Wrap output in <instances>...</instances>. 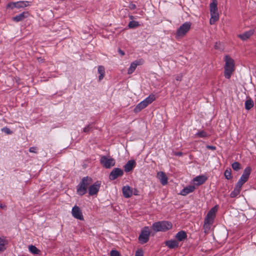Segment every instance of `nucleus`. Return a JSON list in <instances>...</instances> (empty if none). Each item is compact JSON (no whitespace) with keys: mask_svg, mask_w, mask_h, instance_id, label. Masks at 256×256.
<instances>
[{"mask_svg":"<svg viewBox=\"0 0 256 256\" xmlns=\"http://www.w3.org/2000/svg\"><path fill=\"white\" fill-rule=\"evenodd\" d=\"M225 64L224 66V76L227 79H230L235 70L234 60L228 55L224 58Z\"/></svg>","mask_w":256,"mask_h":256,"instance_id":"f257e3e1","label":"nucleus"},{"mask_svg":"<svg viewBox=\"0 0 256 256\" xmlns=\"http://www.w3.org/2000/svg\"><path fill=\"white\" fill-rule=\"evenodd\" d=\"M218 210V206L216 205L214 207L210 210L207 215L204 218V224L203 226L205 232L210 229V226L214 222Z\"/></svg>","mask_w":256,"mask_h":256,"instance_id":"f03ea898","label":"nucleus"},{"mask_svg":"<svg viewBox=\"0 0 256 256\" xmlns=\"http://www.w3.org/2000/svg\"><path fill=\"white\" fill-rule=\"evenodd\" d=\"M92 182V180L90 177H84L80 183L77 186V193L80 196H83L87 192L88 186Z\"/></svg>","mask_w":256,"mask_h":256,"instance_id":"7ed1b4c3","label":"nucleus"},{"mask_svg":"<svg viewBox=\"0 0 256 256\" xmlns=\"http://www.w3.org/2000/svg\"><path fill=\"white\" fill-rule=\"evenodd\" d=\"M172 228V223L166 221L156 222L152 226L153 230L156 232H166Z\"/></svg>","mask_w":256,"mask_h":256,"instance_id":"20e7f679","label":"nucleus"},{"mask_svg":"<svg viewBox=\"0 0 256 256\" xmlns=\"http://www.w3.org/2000/svg\"><path fill=\"white\" fill-rule=\"evenodd\" d=\"M191 23L190 22H186L183 24L177 30L176 36V38L184 37L186 33L190 30L191 27Z\"/></svg>","mask_w":256,"mask_h":256,"instance_id":"39448f33","label":"nucleus"},{"mask_svg":"<svg viewBox=\"0 0 256 256\" xmlns=\"http://www.w3.org/2000/svg\"><path fill=\"white\" fill-rule=\"evenodd\" d=\"M150 232L148 226H145L141 231L139 236L138 240L140 244L146 243L150 239Z\"/></svg>","mask_w":256,"mask_h":256,"instance_id":"423d86ee","label":"nucleus"},{"mask_svg":"<svg viewBox=\"0 0 256 256\" xmlns=\"http://www.w3.org/2000/svg\"><path fill=\"white\" fill-rule=\"evenodd\" d=\"M100 162L103 166L106 168H109L114 166L116 161L113 158H108L106 156H101Z\"/></svg>","mask_w":256,"mask_h":256,"instance_id":"0eeeda50","label":"nucleus"},{"mask_svg":"<svg viewBox=\"0 0 256 256\" xmlns=\"http://www.w3.org/2000/svg\"><path fill=\"white\" fill-rule=\"evenodd\" d=\"M29 2L28 1H20L16 2H10L6 5V8L13 10L14 8H24L29 6Z\"/></svg>","mask_w":256,"mask_h":256,"instance_id":"6e6552de","label":"nucleus"},{"mask_svg":"<svg viewBox=\"0 0 256 256\" xmlns=\"http://www.w3.org/2000/svg\"><path fill=\"white\" fill-rule=\"evenodd\" d=\"M144 60L142 58L136 60L130 64V66L128 70V74H132L136 70L137 66L143 64Z\"/></svg>","mask_w":256,"mask_h":256,"instance_id":"1a4fd4ad","label":"nucleus"},{"mask_svg":"<svg viewBox=\"0 0 256 256\" xmlns=\"http://www.w3.org/2000/svg\"><path fill=\"white\" fill-rule=\"evenodd\" d=\"M124 174L123 170L120 168H114L110 173L109 178L110 180H113L118 177L122 176Z\"/></svg>","mask_w":256,"mask_h":256,"instance_id":"9d476101","label":"nucleus"},{"mask_svg":"<svg viewBox=\"0 0 256 256\" xmlns=\"http://www.w3.org/2000/svg\"><path fill=\"white\" fill-rule=\"evenodd\" d=\"M101 186V182L97 181L91 185L88 188V193L90 196H94L98 194Z\"/></svg>","mask_w":256,"mask_h":256,"instance_id":"9b49d317","label":"nucleus"},{"mask_svg":"<svg viewBox=\"0 0 256 256\" xmlns=\"http://www.w3.org/2000/svg\"><path fill=\"white\" fill-rule=\"evenodd\" d=\"M72 213L74 218L81 220H84L82 210L78 206H74L72 208Z\"/></svg>","mask_w":256,"mask_h":256,"instance_id":"f8f14e48","label":"nucleus"},{"mask_svg":"<svg viewBox=\"0 0 256 256\" xmlns=\"http://www.w3.org/2000/svg\"><path fill=\"white\" fill-rule=\"evenodd\" d=\"M122 192L123 196L126 198L131 197L133 194L132 188L128 186H125L122 187Z\"/></svg>","mask_w":256,"mask_h":256,"instance_id":"ddd939ff","label":"nucleus"},{"mask_svg":"<svg viewBox=\"0 0 256 256\" xmlns=\"http://www.w3.org/2000/svg\"><path fill=\"white\" fill-rule=\"evenodd\" d=\"M136 166V162L135 160H130L124 166V170L126 172H130L132 171Z\"/></svg>","mask_w":256,"mask_h":256,"instance_id":"4468645a","label":"nucleus"},{"mask_svg":"<svg viewBox=\"0 0 256 256\" xmlns=\"http://www.w3.org/2000/svg\"><path fill=\"white\" fill-rule=\"evenodd\" d=\"M157 178L159 179L162 185L165 186L168 184V177L163 172H159L157 174Z\"/></svg>","mask_w":256,"mask_h":256,"instance_id":"2eb2a0df","label":"nucleus"},{"mask_svg":"<svg viewBox=\"0 0 256 256\" xmlns=\"http://www.w3.org/2000/svg\"><path fill=\"white\" fill-rule=\"evenodd\" d=\"M29 15L28 12H24L18 15H17L12 18V20L16 22H19L23 20Z\"/></svg>","mask_w":256,"mask_h":256,"instance_id":"dca6fc26","label":"nucleus"},{"mask_svg":"<svg viewBox=\"0 0 256 256\" xmlns=\"http://www.w3.org/2000/svg\"><path fill=\"white\" fill-rule=\"evenodd\" d=\"M8 243V240L6 236H2L0 237V252H4L6 250V246Z\"/></svg>","mask_w":256,"mask_h":256,"instance_id":"f3484780","label":"nucleus"},{"mask_svg":"<svg viewBox=\"0 0 256 256\" xmlns=\"http://www.w3.org/2000/svg\"><path fill=\"white\" fill-rule=\"evenodd\" d=\"M195 190V186H188L184 188L180 192V195L186 196L187 194L193 192Z\"/></svg>","mask_w":256,"mask_h":256,"instance_id":"a211bd4d","label":"nucleus"},{"mask_svg":"<svg viewBox=\"0 0 256 256\" xmlns=\"http://www.w3.org/2000/svg\"><path fill=\"white\" fill-rule=\"evenodd\" d=\"M165 244L170 248H174L178 246V242L174 240H170L166 241Z\"/></svg>","mask_w":256,"mask_h":256,"instance_id":"6ab92c4d","label":"nucleus"},{"mask_svg":"<svg viewBox=\"0 0 256 256\" xmlns=\"http://www.w3.org/2000/svg\"><path fill=\"white\" fill-rule=\"evenodd\" d=\"M175 237L178 241H183L186 238L187 234L184 231L181 230L176 234Z\"/></svg>","mask_w":256,"mask_h":256,"instance_id":"aec40b11","label":"nucleus"},{"mask_svg":"<svg viewBox=\"0 0 256 256\" xmlns=\"http://www.w3.org/2000/svg\"><path fill=\"white\" fill-rule=\"evenodd\" d=\"M254 34L253 30H250L244 32L242 34H238V37L240 38L242 40H245L248 39L252 36Z\"/></svg>","mask_w":256,"mask_h":256,"instance_id":"412c9836","label":"nucleus"},{"mask_svg":"<svg viewBox=\"0 0 256 256\" xmlns=\"http://www.w3.org/2000/svg\"><path fill=\"white\" fill-rule=\"evenodd\" d=\"M207 178L204 176H196L194 178V182H197L196 184L197 185H201L204 184Z\"/></svg>","mask_w":256,"mask_h":256,"instance_id":"4be33fe9","label":"nucleus"},{"mask_svg":"<svg viewBox=\"0 0 256 256\" xmlns=\"http://www.w3.org/2000/svg\"><path fill=\"white\" fill-rule=\"evenodd\" d=\"M217 4L216 0H212V2L210 4V14L218 12Z\"/></svg>","mask_w":256,"mask_h":256,"instance_id":"5701e85b","label":"nucleus"},{"mask_svg":"<svg viewBox=\"0 0 256 256\" xmlns=\"http://www.w3.org/2000/svg\"><path fill=\"white\" fill-rule=\"evenodd\" d=\"M148 106L145 104V102L142 100L139 104H138L134 108V112L136 113L138 112L141 111L142 110L146 108Z\"/></svg>","mask_w":256,"mask_h":256,"instance_id":"b1692460","label":"nucleus"},{"mask_svg":"<svg viewBox=\"0 0 256 256\" xmlns=\"http://www.w3.org/2000/svg\"><path fill=\"white\" fill-rule=\"evenodd\" d=\"M156 100L155 95L152 94L149 95L143 101L145 102V104L148 106V104L152 103Z\"/></svg>","mask_w":256,"mask_h":256,"instance_id":"393cba45","label":"nucleus"},{"mask_svg":"<svg viewBox=\"0 0 256 256\" xmlns=\"http://www.w3.org/2000/svg\"><path fill=\"white\" fill-rule=\"evenodd\" d=\"M98 72L100 74L98 77V80H99V81H100L103 79V78L105 75L104 68L102 66H99L98 67Z\"/></svg>","mask_w":256,"mask_h":256,"instance_id":"a878e982","label":"nucleus"},{"mask_svg":"<svg viewBox=\"0 0 256 256\" xmlns=\"http://www.w3.org/2000/svg\"><path fill=\"white\" fill-rule=\"evenodd\" d=\"M29 250L30 252L34 254H40V251L39 250L36 246L31 245L29 246Z\"/></svg>","mask_w":256,"mask_h":256,"instance_id":"bb28decb","label":"nucleus"},{"mask_svg":"<svg viewBox=\"0 0 256 256\" xmlns=\"http://www.w3.org/2000/svg\"><path fill=\"white\" fill-rule=\"evenodd\" d=\"M254 106V102L251 98L247 100L245 102V108L247 110L251 109Z\"/></svg>","mask_w":256,"mask_h":256,"instance_id":"cd10ccee","label":"nucleus"},{"mask_svg":"<svg viewBox=\"0 0 256 256\" xmlns=\"http://www.w3.org/2000/svg\"><path fill=\"white\" fill-rule=\"evenodd\" d=\"M210 24H212L218 20V12H215L214 14H210Z\"/></svg>","mask_w":256,"mask_h":256,"instance_id":"c85d7f7f","label":"nucleus"},{"mask_svg":"<svg viewBox=\"0 0 256 256\" xmlns=\"http://www.w3.org/2000/svg\"><path fill=\"white\" fill-rule=\"evenodd\" d=\"M94 124L92 122L90 123L86 127L83 128V132L86 133H88L93 129Z\"/></svg>","mask_w":256,"mask_h":256,"instance_id":"c756f323","label":"nucleus"},{"mask_svg":"<svg viewBox=\"0 0 256 256\" xmlns=\"http://www.w3.org/2000/svg\"><path fill=\"white\" fill-rule=\"evenodd\" d=\"M240 189L235 187L234 190L231 192L230 194V196L232 198L236 197L240 194Z\"/></svg>","mask_w":256,"mask_h":256,"instance_id":"7c9ffc66","label":"nucleus"},{"mask_svg":"<svg viewBox=\"0 0 256 256\" xmlns=\"http://www.w3.org/2000/svg\"><path fill=\"white\" fill-rule=\"evenodd\" d=\"M232 170L230 168H227L224 173V176L227 180H230L232 178Z\"/></svg>","mask_w":256,"mask_h":256,"instance_id":"2f4dec72","label":"nucleus"},{"mask_svg":"<svg viewBox=\"0 0 256 256\" xmlns=\"http://www.w3.org/2000/svg\"><path fill=\"white\" fill-rule=\"evenodd\" d=\"M251 171H252V168H250V166L246 167L244 169L242 175L248 178L249 176L251 173Z\"/></svg>","mask_w":256,"mask_h":256,"instance_id":"473e14b6","label":"nucleus"},{"mask_svg":"<svg viewBox=\"0 0 256 256\" xmlns=\"http://www.w3.org/2000/svg\"><path fill=\"white\" fill-rule=\"evenodd\" d=\"M196 136L199 138H206L208 136V134L204 130H201L196 134Z\"/></svg>","mask_w":256,"mask_h":256,"instance_id":"72a5a7b5","label":"nucleus"},{"mask_svg":"<svg viewBox=\"0 0 256 256\" xmlns=\"http://www.w3.org/2000/svg\"><path fill=\"white\" fill-rule=\"evenodd\" d=\"M138 26H139L138 22L134 21V20L130 21L129 22L128 25V27L131 28H136V27Z\"/></svg>","mask_w":256,"mask_h":256,"instance_id":"f704fd0d","label":"nucleus"},{"mask_svg":"<svg viewBox=\"0 0 256 256\" xmlns=\"http://www.w3.org/2000/svg\"><path fill=\"white\" fill-rule=\"evenodd\" d=\"M232 168L234 170L238 171L240 168V164L238 162H234L232 164Z\"/></svg>","mask_w":256,"mask_h":256,"instance_id":"c9c22d12","label":"nucleus"},{"mask_svg":"<svg viewBox=\"0 0 256 256\" xmlns=\"http://www.w3.org/2000/svg\"><path fill=\"white\" fill-rule=\"evenodd\" d=\"M110 256H120V254L116 250H112L110 252Z\"/></svg>","mask_w":256,"mask_h":256,"instance_id":"e433bc0d","label":"nucleus"},{"mask_svg":"<svg viewBox=\"0 0 256 256\" xmlns=\"http://www.w3.org/2000/svg\"><path fill=\"white\" fill-rule=\"evenodd\" d=\"M144 252L142 250H138L136 251L134 256H143Z\"/></svg>","mask_w":256,"mask_h":256,"instance_id":"4c0bfd02","label":"nucleus"},{"mask_svg":"<svg viewBox=\"0 0 256 256\" xmlns=\"http://www.w3.org/2000/svg\"><path fill=\"white\" fill-rule=\"evenodd\" d=\"M2 131L7 134H11L12 133V131L10 130V128L6 127L2 128Z\"/></svg>","mask_w":256,"mask_h":256,"instance_id":"58836bf2","label":"nucleus"},{"mask_svg":"<svg viewBox=\"0 0 256 256\" xmlns=\"http://www.w3.org/2000/svg\"><path fill=\"white\" fill-rule=\"evenodd\" d=\"M220 42H216L214 44V48L216 50H220L221 47H220Z\"/></svg>","mask_w":256,"mask_h":256,"instance_id":"ea45409f","label":"nucleus"},{"mask_svg":"<svg viewBox=\"0 0 256 256\" xmlns=\"http://www.w3.org/2000/svg\"><path fill=\"white\" fill-rule=\"evenodd\" d=\"M38 148L36 147H31L29 148V152H30L37 153Z\"/></svg>","mask_w":256,"mask_h":256,"instance_id":"a19ab883","label":"nucleus"},{"mask_svg":"<svg viewBox=\"0 0 256 256\" xmlns=\"http://www.w3.org/2000/svg\"><path fill=\"white\" fill-rule=\"evenodd\" d=\"M242 185H243V184H242L241 183V182H240V181H238L235 187L241 190Z\"/></svg>","mask_w":256,"mask_h":256,"instance_id":"79ce46f5","label":"nucleus"},{"mask_svg":"<svg viewBox=\"0 0 256 256\" xmlns=\"http://www.w3.org/2000/svg\"><path fill=\"white\" fill-rule=\"evenodd\" d=\"M206 148L208 150H216V147L214 146H210V145H208L206 146Z\"/></svg>","mask_w":256,"mask_h":256,"instance_id":"37998d69","label":"nucleus"},{"mask_svg":"<svg viewBox=\"0 0 256 256\" xmlns=\"http://www.w3.org/2000/svg\"><path fill=\"white\" fill-rule=\"evenodd\" d=\"M182 78V75H178L176 76V79L178 81H181Z\"/></svg>","mask_w":256,"mask_h":256,"instance_id":"c03bdc74","label":"nucleus"},{"mask_svg":"<svg viewBox=\"0 0 256 256\" xmlns=\"http://www.w3.org/2000/svg\"><path fill=\"white\" fill-rule=\"evenodd\" d=\"M118 52L122 56H124L125 54L123 50H122L121 49H120V48L118 49Z\"/></svg>","mask_w":256,"mask_h":256,"instance_id":"a18cd8bd","label":"nucleus"},{"mask_svg":"<svg viewBox=\"0 0 256 256\" xmlns=\"http://www.w3.org/2000/svg\"><path fill=\"white\" fill-rule=\"evenodd\" d=\"M240 178H242V180H244L245 181V182H246L248 179V178L247 177L244 176L242 175L241 176V177Z\"/></svg>","mask_w":256,"mask_h":256,"instance_id":"49530a36","label":"nucleus"},{"mask_svg":"<svg viewBox=\"0 0 256 256\" xmlns=\"http://www.w3.org/2000/svg\"><path fill=\"white\" fill-rule=\"evenodd\" d=\"M182 154H183L182 152H176L175 153V155L177 156H182Z\"/></svg>","mask_w":256,"mask_h":256,"instance_id":"de8ad7c7","label":"nucleus"},{"mask_svg":"<svg viewBox=\"0 0 256 256\" xmlns=\"http://www.w3.org/2000/svg\"><path fill=\"white\" fill-rule=\"evenodd\" d=\"M138 191L136 189H134V192H133V194L135 196L138 195Z\"/></svg>","mask_w":256,"mask_h":256,"instance_id":"09e8293b","label":"nucleus"},{"mask_svg":"<svg viewBox=\"0 0 256 256\" xmlns=\"http://www.w3.org/2000/svg\"><path fill=\"white\" fill-rule=\"evenodd\" d=\"M130 8L131 9H135L136 8V6L134 4H132L130 6Z\"/></svg>","mask_w":256,"mask_h":256,"instance_id":"8fccbe9b","label":"nucleus"},{"mask_svg":"<svg viewBox=\"0 0 256 256\" xmlns=\"http://www.w3.org/2000/svg\"><path fill=\"white\" fill-rule=\"evenodd\" d=\"M0 208H2V209H5L6 208V206H5L4 204H1L0 205Z\"/></svg>","mask_w":256,"mask_h":256,"instance_id":"3c124183","label":"nucleus"},{"mask_svg":"<svg viewBox=\"0 0 256 256\" xmlns=\"http://www.w3.org/2000/svg\"><path fill=\"white\" fill-rule=\"evenodd\" d=\"M238 181H240V182H241V183H242V184H243L246 182H245V181H244V180H242V178H240L239 179Z\"/></svg>","mask_w":256,"mask_h":256,"instance_id":"603ef678","label":"nucleus"}]
</instances>
